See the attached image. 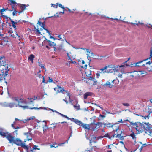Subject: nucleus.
Segmentation results:
<instances>
[{"instance_id": "1", "label": "nucleus", "mask_w": 152, "mask_h": 152, "mask_svg": "<svg viewBox=\"0 0 152 152\" xmlns=\"http://www.w3.org/2000/svg\"><path fill=\"white\" fill-rule=\"evenodd\" d=\"M37 99V97L35 99L33 98H28L27 99V101H26V99H24L20 98L19 97H15L13 99V100H15L18 103V104H15L14 103H9V107L11 108L12 107L15 106L17 107L18 106L22 107L24 109L27 108L28 107L25 105L29 103L30 102H32L33 101Z\"/></svg>"}, {"instance_id": "2", "label": "nucleus", "mask_w": 152, "mask_h": 152, "mask_svg": "<svg viewBox=\"0 0 152 152\" xmlns=\"http://www.w3.org/2000/svg\"><path fill=\"white\" fill-rule=\"evenodd\" d=\"M26 141V140L23 141L19 138H16V139L14 140L13 143L18 146H21L26 150V152H29L28 151V149H29V148H31L30 144L29 145H26L25 143Z\"/></svg>"}, {"instance_id": "3", "label": "nucleus", "mask_w": 152, "mask_h": 152, "mask_svg": "<svg viewBox=\"0 0 152 152\" xmlns=\"http://www.w3.org/2000/svg\"><path fill=\"white\" fill-rule=\"evenodd\" d=\"M131 125L133 126V128L136 129L137 133H140L144 131L143 124L140 122L132 123L130 122Z\"/></svg>"}, {"instance_id": "4", "label": "nucleus", "mask_w": 152, "mask_h": 152, "mask_svg": "<svg viewBox=\"0 0 152 152\" xmlns=\"http://www.w3.org/2000/svg\"><path fill=\"white\" fill-rule=\"evenodd\" d=\"M117 68H118V67H117V66H108L103 68L101 69L100 70L103 72L112 73L115 71L117 72V71L118 70Z\"/></svg>"}, {"instance_id": "5", "label": "nucleus", "mask_w": 152, "mask_h": 152, "mask_svg": "<svg viewBox=\"0 0 152 152\" xmlns=\"http://www.w3.org/2000/svg\"><path fill=\"white\" fill-rule=\"evenodd\" d=\"M128 66L129 64H124L123 65H121L120 66H117V67H118V68H117L118 70L117 71V72H121L122 73H125L124 69L126 68V66Z\"/></svg>"}, {"instance_id": "6", "label": "nucleus", "mask_w": 152, "mask_h": 152, "mask_svg": "<svg viewBox=\"0 0 152 152\" xmlns=\"http://www.w3.org/2000/svg\"><path fill=\"white\" fill-rule=\"evenodd\" d=\"M142 124H143L144 131H146L148 132H151L150 129L151 127H150V125L149 124V123L143 122Z\"/></svg>"}, {"instance_id": "7", "label": "nucleus", "mask_w": 152, "mask_h": 152, "mask_svg": "<svg viewBox=\"0 0 152 152\" xmlns=\"http://www.w3.org/2000/svg\"><path fill=\"white\" fill-rule=\"evenodd\" d=\"M5 137L9 141L10 143H12L13 142L14 140V137L11 134L8 133Z\"/></svg>"}, {"instance_id": "8", "label": "nucleus", "mask_w": 152, "mask_h": 152, "mask_svg": "<svg viewBox=\"0 0 152 152\" xmlns=\"http://www.w3.org/2000/svg\"><path fill=\"white\" fill-rule=\"evenodd\" d=\"M81 49L86 51V54L87 55V58L88 60H91L90 58L91 56H92L93 55V53L91 52H90L89 49H86L85 48H81Z\"/></svg>"}, {"instance_id": "9", "label": "nucleus", "mask_w": 152, "mask_h": 152, "mask_svg": "<svg viewBox=\"0 0 152 152\" xmlns=\"http://www.w3.org/2000/svg\"><path fill=\"white\" fill-rule=\"evenodd\" d=\"M34 120L35 122H37V123H39L40 121H39L38 120L35 119V118L34 116H32L30 117H28L26 120H23V121L24 123H26L29 120Z\"/></svg>"}, {"instance_id": "10", "label": "nucleus", "mask_w": 152, "mask_h": 152, "mask_svg": "<svg viewBox=\"0 0 152 152\" xmlns=\"http://www.w3.org/2000/svg\"><path fill=\"white\" fill-rule=\"evenodd\" d=\"M8 133L5 130L2 129H0V135L1 136L5 137Z\"/></svg>"}, {"instance_id": "11", "label": "nucleus", "mask_w": 152, "mask_h": 152, "mask_svg": "<svg viewBox=\"0 0 152 152\" xmlns=\"http://www.w3.org/2000/svg\"><path fill=\"white\" fill-rule=\"evenodd\" d=\"M58 88H54L55 91H57L58 93L62 92L64 91L66 92V93L68 92V91L64 90L63 89V88L58 86Z\"/></svg>"}, {"instance_id": "12", "label": "nucleus", "mask_w": 152, "mask_h": 152, "mask_svg": "<svg viewBox=\"0 0 152 152\" xmlns=\"http://www.w3.org/2000/svg\"><path fill=\"white\" fill-rule=\"evenodd\" d=\"M44 42H46L47 44L49 46L51 47H54L56 46V44L54 42L51 41L50 40H47V39L44 40Z\"/></svg>"}, {"instance_id": "13", "label": "nucleus", "mask_w": 152, "mask_h": 152, "mask_svg": "<svg viewBox=\"0 0 152 152\" xmlns=\"http://www.w3.org/2000/svg\"><path fill=\"white\" fill-rule=\"evenodd\" d=\"M116 80H113L112 82V83H113V84H114V81H115ZM113 84H111L110 83V82H109V81L107 82L105 84H104V86H106L107 87L111 88L113 86Z\"/></svg>"}, {"instance_id": "14", "label": "nucleus", "mask_w": 152, "mask_h": 152, "mask_svg": "<svg viewBox=\"0 0 152 152\" xmlns=\"http://www.w3.org/2000/svg\"><path fill=\"white\" fill-rule=\"evenodd\" d=\"M3 66L4 67H3L2 66H1V67L0 68H1L2 69V70H1V69H0V70H1V71H2V72L3 73H4V70H5L6 69H8L9 68L8 64L6 63L4 64Z\"/></svg>"}, {"instance_id": "15", "label": "nucleus", "mask_w": 152, "mask_h": 152, "mask_svg": "<svg viewBox=\"0 0 152 152\" xmlns=\"http://www.w3.org/2000/svg\"><path fill=\"white\" fill-rule=\"evenodd\" d=\"M71 120L72 121L74 122L76 124L80 126H81V125L83 124V123H82L81 121L78 120H77L74 118H71Z\"/></svg>"}, {"instance_id": "16", "label": "nucleus", "mask_w": 152, "mask_h": 152, "mask_svg": "<svg viewBox=\"0 0 152 152\" xmlns=\"http://www.w3.org/2000/svg\"><path fill=\"white\" fill-rule=\"evenodd\" d=\"M4 56H1L0 57V68L1 66H2L3 67V65L4 64L6 63V62L4 61Z\"/></svg>"}, {"instance_id": "17", "label": "nucleus", "mask_w": 152, "mask_h": 152, "mask_svg": "<svg viewBox=\"0 0 152 152\" xmlns=\"http://www.w3.org/2000/svg\"><path fill=\"white\" fill-rule=\"evenodd\" d=\"M36 149L39 150L40 148H38V146L33 145L32 148L30 150H28V151L29 152H35L34 150Z\"/></svg>"}, {"instance_id": "18", "label": "nucleus", "mask_w": 152, "mask_h": 152, "mask_svg": "<svg viewBox=\"0 0 152 152\" xmlns=\"http://www.w3.org/2000/svg\"><path fill=\"white\" fill-rule=\"evenodd\" d=\"M75 102L76 103V105H74L73 104V106L77 110H78L80 109V107L79 105L78 104V101L77 100L75 101Z\"/></svg>"}, {"instance_id": "19", "label": "nucleus", "mask_w": 152, "mask_h": 152, "mask_svg": "<svg viewBox=\"0 0 152 152\" xmlns=\"http://www.w3.org/2000/svg\"><path fill=\"white\" fill-rule=\"evenodd\" d=\"M92 93L90 92H87L85 93L84 95V98L86 99H87L88 96H91Z\"/></svg>"}, {"instance_id": "20", "label": "nucleus", "mask_w": 152, "mask_h": 152, "mask_svg": "<svg viewBox=\"0 0 152 152\" xmlns=\"http://www.w3.org/2000/svg\"><path fill=\"white\" fill-rule=\"evenodd\" d=\"M81 126L85 129H86L89 130L90 129V126L89 125H88L86 124H83V123L81 125Z\"/></svg>"}, {"instance_id": "21", "label": "nucleus", "mask_w": 152, "mask_h": 152, "mask_svg": "<svg viewBox=\"0 0 152 152\" xmlns=\"http://www.w3.org/2000/svg\"><path fill=\"white\" fill-rule=\"evenodd\" d=\"M35 58V56L33 54H31L29 55L28 58V60L31 61L32 63H33V60Z\"/></svg>"}, {"instance_id": "22", "label": "nucleus", "mask_w": 152, "mask_h": 152, "mask_svg": "<svg viewBox=\"0 0 152 152\" xmlns=\"http://www.w3.org/2000/svg\"><path fill=\"white\" fill-rule=\"evenodd\" d=\"M27 140L29 141L32 140L31 136L30 133H27L26 134Z\"/></svg>"}, {"instance_id": "23", "label": "nucleus", "mask_w": 152, "mask_h": 152, "mask_svg": "<svg viewBox=\"0 0 152 152\" xmlns=\"http://www.w3.org/2000/svg\"><path fill=\"white\" fill-rule=\"evenodd\" d=\"M89 79L90 80L92 81H93L94 83L93 84V85H96L97 83V80H96L95 79V78L93 77H90L89 78Z\"/></svg>"}, {"instance_id": "24", "label": "nucleus", "mask_w": 152, "mask_h": 152, "mask_svg": "<svg viewBox=\"0 0 152 152\" xmlns=\"http://www.w3.org/2000/svg\"><path fill=\"white\" fill-rule=\"evenodd\" d=\"M16 22L13 21V20H11V21L12 24V26L15 29H16V24L17 23L18 21H17V20H15Z\"/></svg>"}, {"instance_id": "25", "label": "nucleus", "mask_w": 152, "mask_h": 152, "mask_svg": "<svg viewBox=\"0 0 152 152\" xmlns=\"http://www.w3.org/2000/svg\"><path fill=\"white\" fill-rule=\"evenodd\" d=\"M67 96L69 97V102L72 105H73V103H72V100L70 98L71 95L69 93H68L67 94Z\"/></svg>"}, {"instance_id": "26", "label": "nucleus", "mask_w": 152, "mask_h": 152, "mask_svg": "<svg viewBox=\"0 0 152 152\" xmlns=\"http://www.w3.org/2000/svg\"><path fill=\"white\" fill-rule=\"evenodd\" d=\"M92 72L91 70H89V73L88 72H86V75L88 77H89L90 78V77H91V75H92Z\"/></svg>"}, {"instance_id": "27", "label": "nucleus", "mask_w": 152, "mask_h": 152, "mask_svg": "<svg viewBox=\"0 0 152 152\" xmlns=\"http://www.w3.org/2000/svg\"><path fill=\"white\" fill-rule=\"evenodd\" d=\"M130 136L132 137V139L134 140H135L136 137H135V134L134 132H133L132 133H131L130 134Z\"/></svg>"}, {"instance_id": "28", "label": "nucleus", "mask_w": 152, "mask_h": 152, "mask_svg": "<svg viewBox=\"0 0 152 152\" xmlns=\"http://www.w3.org/2000/svg\"><path fill=\"white\" fill-rule=\"evenodd\" d=\"M37 24H38L39 25H40L41 26V27H42L43 28L44 27V24L43 23H41V22H40L39 21H38V23H37Z\"/></svg>"}, {"instance_id": "29", "label": "nucleus", "mask_w": 152, "mask_h": 152, "mask_svg": "<svg viewBox=\"0 0 152 152\" xmlns=\"http://www.w3.org/2000/svg\"><path fill=\"white\" fill-rule=\"evenodd\" d=\"M104 125L108 127H112L113 126V124L110 123H108L104 124Z\"/></svg>"}, {"instance_id": "30", "label": "nucleus", "mask_w": 152, "mask_h": 152, "mask_svg": "<svg viewBox=\"0 0 152 152\" xmlns=\"http://www.w3.org/2000/svg\"><path fill=\"white\" fill-rule=\"evenodd\" d=\"M20 7L22 12L26 9V6L25 5H22L20 6Z\"/></svg>"}, {"instance_id": "31", "label": "nucleus", "mask_w": 152, "mask_h": 152, "mask_svg": "<svg viewBox=\"0 0 152 152\" xmlns=\"http://www.w3.org/2000/svg\"><path fill=\"white\" fill-rule=\"evenodd\" d=\"M147 60V59H145V60H142V61H141L137 62V63H135V66H140L138 65V64H140V63H142V62L143 61H145Z\"/></svg>"}, {"instance_id": "32", "label": "nucleus", "mask_w": 152, "mask_h": 152, "mask_svg": "<svg viewBox=\"0 0 152 152\" xmlns=\"http://www.w3.org/2000/svg\"><path fill=\"white\" fill-rule=\"evenodd\" d=\"M38 63H39V66H40L41 68H42L44 69H45L46 70V69L44 67L43 65L41 64L39 62H38Z\"/></svg>"}, {"instance_id": "33", "label": "nucleus", "mask_w": 152, "mask_h": 152, "mask_svg": "<svg viewBox=\"0 0 152 152\" xmlns=\"http://www.w3.org/2000/svg\"><path fill=\"white\" fill-rule=\"evenodd\" d=\"M8 10V8H6L5 9L3 8V9L1 10L0 12H1V14H2L3 13H2L3 12L5 11L6 10Z\"/></svg>"}, {"instance_id": "34", "label": "nucleus", "mask_w": 152, "mask_h": 152, "mask_svg": "<svg viewBox=\"0 0 152 152\" xmlns=\"http://www.w3.org/2000/svg\"><path fill=\"white\" fill-rule=\"evenodd\" d=\"M8 0L10 2L11 4H16V2H15L13 0Z\"/></svg>"}, {"instance_id": "35", "label": "nucleus", "mask_w": 152, "mask_h": 152, "mask_svg": "<svg viewBox=\"0 0 152 152\" xmlns=\"http://www.w3.org/2000/svg\"><path fill=\"white\" fill-rule=\"evenodd\" d=\"M9 70V69H7L5 70V71L4 72V75L5 76H7L8 75V71Z\"/></svg>"}, {"instance_id": "36", "label": "nucleus", "mask_w": 152, "mask_h": 152, "mask_svg": "<svg viewBox=\"0 0 152 152\" xmlns=\"http://www.w3.org/2000/svg\"><path fill=\"white\" fill-rule=\"evenodd\" d=\"M11 36H12L13 37H15V38H16V37H18V38H20V36H19L18 34H17V33H16V36L15 35H14V34H13V35H11Z\"/></svg>"}, {"instance_id": "37", "label": "nucleus", "mask_w": 152, "mask_h": 152, "mask_svg": "<svg viewBox=\"0 0 152 152\" xmlns=\"http://www.w3.org/2000/svg\"><path fill=\"white\" fill-rule=\"evenodd\" d=\"M34 29H35V30L36 31L38 34H40V33L39 30L38 29V28H36L35 26H34Z\"/></svg>"}, {"instance_id": "38", "label": "nucleus", "mask_w": 152, "mask_h": 152, "mask_svg": "<svg viewBox=\"0 0 152 152\" xmlns=\"http://www.w3.org/2000/svg\"><path fill=\"white\" fill-rule=\"evenodd\" d=\"M102 72H97L96 74V75L97 78H99L100 75V73H101Z\"/></svg>"}, {"instance_id": "39", "label": "nucleus", "mask_w": 152, "mask_h": 152, "mask_svg": "<svg viewBox=\"0 0 152 152\" xmlns=\"http://www.w3.org/2000/svg\"><path fill=\"white\" fill-rule=\"evenodd\" d=\"M9 103L5 102L4 103V106L6 107H9Z\"/></svg>"}, {"instance_id": "40", "label": "nucleus", "mask_w": 152, "mask_h": 152, "mask_svg": "<svg viewBox=\"0 0 152 152\" xmlns=\"http://www.w3.org/2000/svg\"><path fill=\"white\" fill-rule=\"evenodd\" d=\"M53 82V80L51 78H50L49 77H48V81L47 83L48 82L51 83Z\"/></svg>"}, {"instance_id": "41", "label": "nucleus", "mask_w": 152, "mask_h": 152, "mask_svg": "<svg viewBox=\"0 0 152 152\" xmlns=\"http://www.w3.org/2000/svg\"><path fill=\"white\" fill-rule=\"evenodd\" d=\"M16 121H14L13 124H12V125H11V126H12V127L13 128V129H15V126H14V125H15V123H16Z\"/></svg>"}, {"instance_id": "42", "label": "nucleus", "mask_w": 152, "mask_h": 152, "mask_svg": "<svg viewBox=\"0 0 152 152\" xmlns=\"http://www.w3.org/2000/svg\"><path fill=\"white\" fill-rule=\"evenodd\" d=\"M140 74V75L145 74L146 73V72L144 71H140L139 72Z\"/></svg>"}, {"instance_id": "43", "label": "nucleus", "mask_w": 152, "mask_h": 152, "mask_svg": "<svg viewBox=\"0 0 152 152\" xmlns=\"http://www.w3.org/2000/svg\"><path fill=\"white\" fill-rule=\"evenodd\" d=\"M124 123V121H123L122 120V119H121L120 120H119L117 121V123L119 124V123Z\"/></svg>"}, {"instance_id": "44", "label": "nucleus", "mask_w": 152, "mask_h": 152, "mask_svg": "<svg viewBox=\"0 0 152 152\" xmlns=\"http://www.w3.org/2000/svg\"><path fill=\"white\" fill-rule=\"evenodd\" d=\"M10 5L12 6V7L13 9V10H14L15 8V4H10Z\"/></svg>"}, {"instance_id": "45", "label": "nucleus", "mask_w": 152, "mask_h": 152, "mask_svg": "<svg viewBox=\"0 0 152 152\" xmlns=\"http://www.w3.org/2000/svg\"><path fill=\"white\" fill-rule=\"evenodd\" d=\"M69 53H67V56L69 58V59H68V60H69L71 59V56L69 54Z\"/></svg>"}, {"instance_id": "46", "label": "nucleus", "mask_w": 152, "mask_h": 152, "mask_svg": "<svg viewBox=\"0 0 152 152\" xmlns=\"http://www.w3.org/2000/svg\"><path fill=\"white\" fill-rule=\"evenodd\" d=\"M48 128V127L46 125H45V126L43 127V131L44 132Z\"/></svg>"}, {"instance_id": "47", "label": "nucleus", "mask_w": 152, "mask_h": 152, "mask_svg": "<svg viewBox=\"0 0 152 152\" xmlns=\"http://www.w3.org/2000/svg\"><path fill=\"white\" fill-rule=\"evenodd\" d=\"M59 6L60 7L62 8L63 10H65V8L64 7V6H62L61 4H59Z\"/></svg>"}, {"instance_id": "48", "label": "nucleus", "mask_w": 152, "mask_h": 152, "mask_svg": "<svg viewBox=\"0 0 152 152\" xmlns=\"http://www.w3.org/2000/svg\"><path fill=\"white\" fill-rule=\"evenodd\" d=\"M17 12V11H16L15 10L12 13L13 15V16L15 15L16 14Z\"/></svg>"}, {"instance_id": "49", "label": "nucleus", "mask_w": 152, "mask_h": 152, "mask_svg": "<svg viewBox=\"0 0 152 152\" xmlns=\"http://www.w3.org/2000/svg\"><path fill=\"white\" fill-rule=\"evenodd\" d=\"M123 105L126 106H128L129 105V104L128 103H123Z\"/></svg>"}, {"instance_id": "50", "label": "nucleus", "mask_w": 152, "mask_h": 152, "mask_svg": "<svg viewBox=\"0 0 152 152\" xmlns=\"http://www.w3.org/2000/svg\"><path fill=\"white\" fill-rule=\"evenodd\" d=\"M44 29H45V30L46 31V32L47 33H48L50 35V33L47 29L45 28H44Z\"/></svg>"}, {"instance_id": "51", "label": "nucleus", "mask_w": 152, "mask_h": 152, "mask_svg": "<svg viewBox=\"0 0 152 152\" xmlns=\"http://www.w3.org/2000/svg\"><path fill=\"white\" fill-rule=\"evenodd\" d=\"M55 111L57 113H58L59 115H61L62 116L64 117V116L65 115H64L63 114L60 113H59L58 112L56 111Z\"/></svg>"}, {"instance_id": "52", "label": "nucleus", "mask_w": 152, "mask_h": 152, "mask_svg": "<svg viewBox=\"0 0 152 152\" xmlns=\"http://www.w3.org/2000/svg\"><path fill=\"white\" fill-rule=\"evenodd\" d=\"M56 146H54L53 145H50V147L51 148H52L53 147L57 148L58 147V145L57 144H56Z\"/></svg>"}, {"instance_id": "53", "label": "nucleus", "mask_w": 152, "mask_h": 152, "mask_svg": "<svg viewBox=\"0 0 152 152\" xmlns=\"http://www.w3.org/2000/svg\"><path fill=\"white\" fill-rule=\"evenodd\" d=\"M58 37L59 38V39H58V40H63L62 38L61 37L60 35H58Z\"/></svg>"}, {"instance_id": "54", "label": "nucleus", "mask_w": 152, "mask_h": 152, "mask_svg": "<svg viewBox=\"0 0 152 152\" xmlns=\"http://www.w3.org/2000/svg\"><path fill=\"white\" fill-rule=\"evenodd\" d=\"M57 123H56V124H53V123L52 124H51V125H52L53 124V127H54V128H55L56 126H57Z\"/></svg>"}, {"instance_id": "55", "label": "nucleus", "mask_w": 152, "mask_h": 152, "mask_svg": "<svg viewBox=\"0 0 152 152\" xmlns=\"http://www.w3.org/2000/svg\"><path fill=\"white\" fill-rule=\"evenodd\" d=\"M65 143V142H64L63 143H59L58 144V146H62V145L64 144Z\"/></svg>"}, {"instance_id": "56", "label": "nucleus", "mask_w": 152, "mask_h": 152, "mask_svg": "<svg viewBox=\"0 0 152 152\" xmlns=\"http://www.w3.org/2000/svg\"><path fill=\"white\" fill-rule=\"evenodd\" d=\"M61 123V124L65 123V124H64V125L65 126H68V124H67V123L66 122H62Z\"/></svg>"}, {"instance_id": "57", "label": "nucleus", "mask_w": 152, "mask_h": 152, "mask_svg": "<svg viewBox=\"0 0 152 152\" xmlns=\"http://www.w3.org/2000/svg\"><path fill=\"white\" fill-rule=\"evenodd\" d=\"M95 105H96V106H97L99 107L102 110H103V108H102V107H101L100 106H99V104H95Z\"/></svg>"}, {"instance_id": "58", "label": "nucleus", "mask_w": 152, "mask_h": 152, "mask_svg": "<svg viewBox=\"0 0 152 152\" xmlns=\"http://www.w3.org/2000/svg\"><path fill=\"white\" fill-rule=\"evenodd\" d=\"M150 56L151 57L152 56V47L150 50Z\"/></svg>"}, {"instance_id": "59", "label": "nucleus", "mask_w": 152, "mask_h": 152, "mask_svg": "<svg viewBox=\"0 0 152 152\" xmlns=\"http://www.w3.org/2000/svg\"><path fill=\"white\" fill-rule=\"evenodd\" d=\"M118 77H122V74H119L118 75Z\"/></svg>"}, {"instance_id": "60", "label": "nucleus", "mask_w": 152, "mask_h": 152, "mask_svg": "<svg viewBox=\"0 0 152 152\" xmlns=\"http://www.w3.org/2000/svg\"><path fill=\"white\" fill-rule=\"evenodd\" d=\"M100 116L101 117H102V118H104V117H105L106 116L105 115L100 114Z\"/></svg>"}, {"instance_id": "61", "label": "nucleus", "mask_w": 152, "mask_h": 152, "mask_svg": "<svg viewBox=\"0 0 152 152\" xmlns=\"http://www.w3.org/2000/svg\"><path fill=\"white\" fill-rule=\"evenodd\" d=\"M64 10H63V12H60L59 13V14L60 15L61 13H62L63 14H64Z\"/></svg>"}, {"instance_id": "62", "label": "nucleus", "mask_w": 152, "mask_h": 152, "mask_svg": "<svg viewBox=\"0 0 152 152\" xmlns=\"http://www.w3.org/2000/svg\"><path fill=\"white\" fill-rule=\"evenodd\" d=\"M64 117H65V118L67 119L68 120L70 119V118H68V117H67V116H66V115H65L64 116Z\"/></svg>"}, {"instance_id": "63", "label": "nucleus", "mask_w": 152, "mask_h": 152, "mask_svg": "<svg viewBox=\"0 0 152 152\" xmlns=\"http://www.w3.org/2000/svg\"><path fill=\"white\" fill-rule=\"evenodd\" d=\"M144 117V118L145 119H146V118H148V119L149 118H148V116H144V117Z\"/></svg>"}, {"instance_id": "64", "label": "nucleus", "mask_w": 152, "mask_h": 152, "mask_svg": "<svg viewBox=\"0 0 152 152\" xmlns=\"http://www.w3.org/2000/svg\"><path fill=\"white\" fill-rule=\"evenodd\" d=\"M150 130L151 132H148L151 133H152V128L151 127V128Z\"/></svg>"}]
</instances>
